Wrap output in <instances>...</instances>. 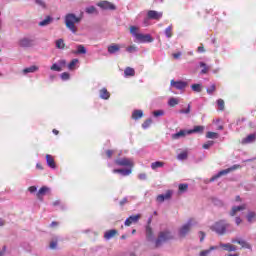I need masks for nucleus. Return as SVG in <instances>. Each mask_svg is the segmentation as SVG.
Segmentation results:
<instances>
[{
  "mask_svg": "<svg viewBox=\"0 0 256 256\" xmlns=\"http://www.w3.org/2000/svg\"><path fill=\"white\" fill-rule=\"evenodd\" d=\"M174 239L173 233L169 229H165L158 233V237L155 240V247L159 249V247L163 246V243H167V241H171Z\"/></svg>",
  "mask_w": 256,
  "mask_h": 256,
  "instance_id": "obj_1",
  "label": "nucleus"
},
{
  "mask_svg": "<svg viewBox=\"0 0 256 256\" xmlns=\"http://www.w3.org/2000/svg\"><path fill=\"white\" fill-rule=\"evenodd\" d=\"M75 23H81V18L76 17L73 13L65 16V25L72 33H77V26H75Z\"/></svg>",
  "mask_w": 256,
  "mask_h": 256,
  "instance_id": "obj_2",
  "label": "nucleus"
},
{
  "mask_svg": "<svg viewBox=\"0 0 256 256\" xmlns=\"http://www.w3.org/2000/svg\"><path fill=\"white\" fill-rule=\"evenodd\" d=\"M230 227L231 224L227 223V220H219L211 227V230L215 231L218 235H225Z\"/></svg>",
  "mask_w": 256,
  "mask_h": 256,
  "instance_id": "obj_3",
  "label": "nucleus"
},
{
  "mask_svg": "<svg viewBox=\"0 0 256 256\" xmlns=\"http://www.w3.org/2000/svg\"><path fill=\"white\" fill-rule=\"evenodd\" d=\"M245 209H247V204H242L239 206H232L231 210L228 213L230 217H235L234 221H235L237 227H239V225H241V223H243V219H241L239 216H237V214L239 213V211H245Z\"/></svg>",
  "mask_w": 256,
  "mask_h": 256,
  "instance_id": "obj_4",
  "label": "nucleus"
},
{
  "mask_svg": "<svg viewBox=\"0 0 256 256\" xmlns=\"http://www.w3.org/2000/svg\"><path fill=\"white\" fill-rule=\"evenodd\" d=\"M240 167H241V165H233L230 168L222 170V171L218 172L216 175L212 176L210 178V182L213 183V181H217V179H219L220 177H223L225 175H229V173H231V171H235V170L239 169Z\"/></svg>",
  "mask_w": 256,
  "mask_h": 256,
  "instance_id": "obj_5",
  "label": "nucleus"
},
{
  "mask_svg": "<svg viewBox=\"0 0 256 256\" xmlns=\"http://www.w3.org/2000/svg\"><path fill=\"white\" fill-rule=\"evenodd\" d=\"M100 9H103L105 11H115L117 9V6L115 4L107 1V0H102L97 4Z\"/></svg>",
  "mask_w": 256,
  "mask_h": 256,
  "instance_id": "obj_6",
  "label": "nucleus"
},
{
  "mask_svg": "<svg viewBox=\"0 0 256 256\" xmlns=\"http://www.w3.org/2000/svg\"><path fill=\"white\" fill-rule=\"evenodd\" d=\"M191 227H193V220H189L186 224H184L180 229H179V236L180 237H187L189 231H191Z\"/></svg>",
  "mask_w": 256,
  "mask_h": 256,
  "instance_id": "obj_7",
  "label": "nucleus"
},
{
  "mask_svg": "<svg viewBox=\"0 0 256 256\" xmlns=\"http://www.w3.org/2000/svg\"><path fill=\"white\" fill-rule=\"evenodd\" d=\"M139 219H141V214H136V215H132L129 216L125 222L124 225L125 227H131V225H133V223H139Z\"/></svg>",
  "mask_w": 256,
  "mask_h": 256,
  "instance_id": "obj_8",
  "label": "nucleus"
},
{
  "mask_svg": "<svg viewBox=\"0 0 256 256\" xmlns=\"http://www.w3.org/2000/svg\"><path fill=\"white\" fill-rule=\"evenodd\" d=\"M136 39L140 43H153V37H151L150 34H136Z\"/></svg>",
  "mask_w": 256,
  "mask_h": 256,
  "instance_id": "obj_9",
  "label": "nucleus"
},
{
  "mask_svg": "<svg viewBox=\"0 0 256 256\" xmlns=\"http://www.w3.org/2000/svg\"><path fill=\"white\" fill-rule=\"evenodd\" d=\"M115 164L119 167H133V161H131L129 158L116 159Z\"/></svg>",
  "mask_w": 256,
  "mask_h": 256,
  "instance_id": "obj_10",
  "label": "nucleus"
},
{
  "mask_svg": "<svg viewBox=\"0 0 256 256\" xmlns=\"http://www.w3.org/2000/svg\"><path fill=\"white\" fill-rule=\"evenodd\" d=\"M173 197V191L172 190H167L165 194H160L157 196L156 201L158 203H163L164 201H168Z\"/></svg>",
  "mask_w": 256,
  "mask_h": 256,
  "instance_id": "obj_11",
  "label": "nucleus"
},
{
  "mask_svg": "<svg viewBox=\"0 0 256 256\" xmlns=\"http://www.w3.org/2000/svg\"><path fill=\"white\" fill-rule=\"evenodd\" d=\"M33 39H30V38H22L18 41V45L19 47H23V48H29V47H33Z\"/></svg>",
  "mask_w": 256,
  "mask_h": 256,
  "instance_id": "obj_12",
  "label": "nucleus"
},
{
  "mask_svg": "<svg viewBox=\"0 0 256 256\" xmlns=\"http://www.w3.org/2000/svg\"><path fill=\"white\" fill-rule=\"evenodd\" d=\"M170 85L171 87H175V89H178L179 91H183V89H185L188 84L185 81L171 80Z\"/></svg>",
  "mask_w": 256,
  "mask_h": 256,
  "instance_id": "obj_13",
  "label": "nucleus"
},
{
  "mask_svg": "<svg viewBox=\"0 0 256 256\" xmlns=\"http://www.w3.org/2000/svg\"><path fill=\"white\" fill-rule=\"evenodd\" d=\"M147 17H148V19H152L154 21H159V19H161V17H163V13L157 12L155 10H150L147 12Z\"/></svg>",
  "mask_w": 256,
  "mask_h": 256,
  "instance_id": "obj_14",
  "label": "nucleus"
},
{
  "mask_svg": "<svg viewBox=\"0 0 256 256\" xmlns=\"http://www.w3.org/2000/svg\"><path fill=\"white\" fill-rule=\"evenodd\" d=\"M50 189L47 186H43L39 189L36 196L40 201H43V196L47 195L49 193Z\"/></svg>",
  "mask_w": 256,
  "mask_h": 256,
  "instance_id": "obj_15",
  "label": "nucleus"
},
{
  "mask_svg": "<svg viewBox=\"0 0 256 256\" xmlns=\"http://www.w3.org/2000/svg\"><path fill=\"white\" fill-rule=\"evenodd\" d=\"M121 51V46L119 44H111L108 46V53L110 55H115V53H119Z\"/></svg>",
  "mask_w": 256,
  "mask_h": 256,
  "instance_id": "obj_16",
  "label": "nucleus"
},
{
  "mask_svg": "<svg viewBox=\"0 0 256 256\" xmlns=\"http://www.w3.org/2000/svg\"><path fill=\"white\" fill-rule=\"evenodd\" d=\"M46 163L50 169H57V165L55 164V159L50 154L46 155Z\"/></svg>",
  "mask_w": 256,
  "mask_h": 256,
  "instance_id": "obj_17",
  "label": "nucleus"
},
{
  "mask_svg": "<svg viewBox=\"0 0 256 256\" xmlns=\"http://www.w3.org/2000/svg\"><path fill=\"white\" fill-rule=\"evenodd\" d=\"M189 135V130H180L178 133L172 134V139L177 140Z\"/></svg>",
  "mask_w": 256,
  "mask_h": 256,
  "instance_id": "obj_18",
  "label": "nucleus"
},
{
  "mask_svg": "<svg viewBox=\"0 0 256 256\" xmlns=\"http://www.w3.org/2000/svg\"><path fill=\"white\" fill-rule=\"evenodd\" d=\"M117 230L116 229H111L105 232L104 234V239H106L107 241H109V239H113V237H115V235H117Z\"/></svg>",
  "mask_w": 256,
  "mask_h": 256,
  "instance_id": "obj_19",
  "label": "nucleus"
},
{
  "mask_svg": "<svg viewBox=\"0 0 256 256\" xmlns=\"http://www.w3.org/2000/svg\"><path fill=\"white\" fill-rule=\"evenodd\" d=\"M220 247H222V249H224V251H229V252L237 251V246H235L233 244H229V243H226V244L221 243Z\"/></svg>",
  "mask_w": 256,
  "mask_h": 256,
  "instance_id": "obj_20",
  "label": "nucleus"
},
{
  "mask_svg": "<svg viewBox=\"0 0 256 256\" xmlns=\"http://www.w3.org/2000/svg\"><path fill=\"white\" fill-rule=\"evenodd\" d=\"M53 23V17L47 16L44 20L38 23L39 27H47V25H51Z\"/></svg>",
  "mask_w": 256,
  "mask_h": 256,
  "instance_id": "obj_21",
  "label": "nucleus"
},
{
  "mask_svg": "<svg viewBox=\"0 0 256 256\" xmlns=\"http://www.w3.org/2000/svg\"><path fill=\"white\" fill-rule=\"evenodd\" d=\"M146 239L147 241H150V243L155 241V237L153 236V229H151V227L146 228Z\"/></svg>",
  "mask_w": 256,
  "mask_h": 256,
  "instance_id": "obj_22",
  "label": "nucleus"
},
{
  "mask_svg": "<svg viewBox=\"0 0 256 256\" xmlns=\"http://www.w3.org/2000/svg\"><path fill=\"white\" fill-rule=\"evenodd\" d=\"M246 219L248 223H255L256 221V212L255 211H248L246 215Z\"/></svg>",
  "mask_w": 256,
  "mask_h": 256,
  "instance_id": "obj_23",
  "label": "nucleus"
},
{
  "mask_svg": "<svg viewBox=\"0 0 256 256\" xmlns=\"http://www.w3.org/2000/svg\"><path fill=\"white\" fill-rule=\"evenodd\" d=\"M113 173H119L123 177H127V175H131V169H114Z\"/></svg>",
  "mask_w": 256,
  "mask_h": 256,
  "instance_id": "obj_24",
  "label": "nucleus"
},
{
  "mask_svg": "<svg viewBox=\"0 0 256 256\" xmlns=\"http://www.w3.org/2000/svg\"><path fill=\"white\" fill-rule=\"evenodd\" d=\"M203 131H205L204 126H194L193 129L188 130V135H191L193 133H203Z\"/></svg>",
  "mask_w": 256,
  "mask_h": 256,
  "instance_id": "obj_25",
  "label": "nucleus"
},
{
  "mask_svg": "<svg viewBox=\"0 0 256 256\" xmlns=\"http://www.w3.org/2000/svg\"><path fill=\"white\" fill-rule=\"evenodd\" d=\"M85 13L88 15H99V11H97V8L95 6H89L85 9Z\"/></svg>",
  "mask_w": 256,
  "mask_h": 256,
  "instance_id": "obj_26",
  "label": "nucleus"
},
{
  "mask_svg": "<svg viewBox=\"0 0 256 256\" xmlns=\"http://www.w3.org/2000/svg\"><path fill=\"white\" fill-rule=\"evenodd\" d=\"M109 97H111V94L109 93V91H107V88H102L100 90V98L107 100L109 99Z\"/></svg>",
  "mask_w": 256,
  "mask_h": 256,
  "instance_id": "obj_27",
  "label": "nucleus"
},
{
  "mask_svg": "<svg viewBox=\"0 0 256 256\" xmlns=\"http://www.w3.org/2000/svg\"><path fill=\"white\" fill-rule=\"evenodd\" d=\"M125 77H135V69L131 67H126L124 70Z\"/></svg>",
  "mask_w": 256,
  "mask_h": 256,
  "instance_id": "obj_28",
  "label": "nucleus"
},
{
  "mask_svg": "<svg viewBox=\"0 0 256 256\" xmlns=\"http://www.w3.org/2000/svg\"><path fill=\"white\" fill-rule=\"evenodd\" d=\"M215 249H217V246H211L209 249L207 250H202L199 253V256H209L211 255V251H215Z\"/></svg>",
  "mask_w": 256,
  "mask_h": 256,
  "instance_id": "obj_29",
  "label": "nucleus"
},
{
  "mask_svg": "<svg viewBox=\"0 0 256 256\" xmlns=\"http://www.w3.org/2000/svg\"><path fill=\"white\" fill-rule=\"evenodd\" d=\"M39 71V68L36 65L30 66L28 68H25L23 70L24 75H27V73H35Z\"/></svg>",
  "mask_w": 256,
  "mask_h": 256,
  "instance_id": "obj_30",
  "label": "nucleus"
},
{
  "mask_svg": "<svg viewBox=\"0 0 256 256\" xmlns=\"http://www.w3.org/2000/svg\"><path fill=\"white\" fill-rule=\"evenodd\" d=\"M199 65H200V67L203 68L201 70L202 75H206V73H209V71L211 70V67L207 66V64L205 62H200Z\"/></svg>",
  "mask_w": 256,
  "mask_h": 256,
  "instance_id": "obj_31",
  "label": "nucleus"
},
{
  "mask_svg": "<svg viewBox=\"0 0 256 256\" xmlns=\"http://www.w3.org/2000/svg\"><path fill=\"white\" fill-rule=\"evenodd\" d=\"M141 117H143V111L142 110H134L132 113V119H135V121H137V119H141Z\"/></svg>",
  "mask_w": 256,
  "mask_h": 256,
  "instance_id": "obj_32",
  "label": "nucleus"
},
{
  "mask_svg": "<svg viewBox=\"0 0 256 256\" xmlns=\"http://www.w3.org/2000/svg\"><path fill=\"white\" fill-rule=\"evenodd\" d=\"M76 55H85L87 53V49L83 45H77Z\"/></svg>",
  "mask_w": 256,
  "mask_h": 256,
  "instance_id": "obj_33",
  "label": "nucleus"
},
{
  "mask_svg": "<svg viewBox=\"0 0 256 256\" xmlns=\"http://www.w3.org/2000/svg\"><path fill=\"white\" fill-rule=\"evenodd\" d=\"M164 166H165V162L156 161V162H153L151 164V169H153L155 171V169H159V168L164 167Z\"/></svg>",
  "mask_w": 256,
  "mask_h": 256,
  "instance_id": "obj_34",
  "label": "nucleus"
},
{
  "mask_svg": "<svg viewBox=\"0 0 256 256\" xmlns=\"http://www.w3.org/2000/svg\"><path fill=\"white\" fill-rule=\"evenodd\" d=\"M191 89L195 93H201V91H203V86L201 84H192Z\"/></svg>",
  "mask_w": 256,
  "mask_h": 256,
  "instance_id": "obj_35",
  "label": "nucleus"
},
{
  "mask_svg": "<svg viewBox=\"0 0 256 256\" xmlns=\"http://www.w3.org/2000/svg\"><path fill=\"white\" fill-rule=\"evenodd\" d=\"M237 243L238 245H241L243 249H251V244L245 240H238Z\"/></svg>",
  "mask_w": 256,
  "mask_h": 256,
  "instance_id": "obj_36",
  "label": "nucleus"
},
{
  "mask_svg": "<svg viewBox=\"0 0 256 256\" xmlns=\"http://www.w3.org/2000/svg\"><path fill=\"white\" fill-rule=\"evenodd\" d=\"M256 135L255 134H250L248 135L244 140L243 143H253L255 141Z\"/></svg>",
  "mask_w": 256,
  "mask_h": 256,
  "instance_id": "obj_37",
  "label": "nucleus"
},
{
  "mask_svg": "<svg viewBox=\"0 0 256 256\" xmlns=\"http://www.w3.org/2000/svg\"><path fill=\"white\" fill-rule=\"evenodd\" d=\"M56 49H65V41L63 39L56 40Z\"/></svg>",
  "mask_w": 256,
  "mask_h": 256,
  "instance_id": "obj_38",
  "label": "nucleus"
},
{
  "mask_svg": "<svg viewBox=\"0 0 256 256\" xmlns=\"http://www.w3.org/2000/svg\"><path fill=\"white\" fill-rule=\"evenodd\" d=\"M165 35L168 39H171V37H173V26H169L165 29Z\"/></svg>",
  "mask_w": 256,
  "mask_h": 256,
  "instance_id": "obj_39",
  "label": "nucleus"
},
{
  "mask_svg": "<svg viewBox=\"0 0 256 256\" xmlns=\"http://www.w3.org/2000/svg\"><path fill=\"white\" fill-rule=\"evenodd\" d=\"M178 189L180 193H185L189 189V184H179Z\"/></svg>",
  "mask_w": 256,
  "mask_h": 256,
  "instance_id": "obj_40",
  "label": "nucleus"
},
{
  "mask_svg": "<svg viewBox=\"0 0 256 256\" xmlns=\"http://www.w3.org/2000/svg\"><path fill=\"white\" fill-rule=\"evenodd\" d=\"M168 105L170 107H175V105H179V100L177 98H170L168 101Z\"/></svg>",
  "mask_w": 256,
  "mask_h": 256,
  "instance_id": "obj_41",
  "label": "nucleus"
},
{
  "mask_svg": "<svg viewBox=\"0 0 256 256\" xmlns=\"http://www.w3.org/2000/svg\"><path fill=\"white\" fill-rule=\"evenodd\" d=\"M77 63H79L78 59H73L69 64H68V69L70 71H73V69H75V65H77Z\"/></svg>",
  "mask_w": 256,
  "mask_h": 256,
  "instance_id": "obj_42",
  "label": "nucleus"
},
{
  "mask_svg": "<svg viewBox=\"0 0 256 256\" xmlns=\"http://www.w3.org/2000/svg\"><path fill=\"white\" fill-rule=\"evenodd\" d=\"M217 105H218V109L220 111H224L225 110V101L223 99H218Z\"/></svg>",
  "mask_w": 256,
  "mask_h": 256,
  "instance_id": "obj_43",
  "label": "nucleus"
},
{
  "mask_svg": "<svg viewBox=\"0 0 256 256\" xmlns=\"http://www.w3.org/2000/svg\"><path fill=\"white\" fill-rule=\"evenodd\" d=\"M187 157H189V155L187 154V152H182L180 154L177 155V159L179 161H185L187 159Z\"/></svg>",
  "mask_w": 256,
  "mask_h": 256,
  "instance_id": "obj_44",
  "label": "nucleus"
},
{
  "mask_svg": "<svg viewBox=\"0 0 256 256\" xmlns=\"http://www.w3.org/2000/svg\"><path fill=\"white\" fill-rule=\"evenodd\" d=\"M151 123H153V119L148 118L144 123L142 124L143 129H147L151 126Z\"/></svg>",
  "mask_w": 256,
  "mask_h": 256,
  "instance_id": "obj_45",
  "label": "nucleus"
},
{
  "mask_svg": "<svg viewBox=\"0 0 256 256\" xmlns=\"http://www.w3.org/2000/svg\"><path fill=\"white\" fill-rule=\"evenodd\" d=\"M206 137L207 139H217V137H219V134L215 132H207Z\"/></svg>",
  "mask_w": 256,
  "mask_h": 256,
  "instance_id": "obj_46",
  "label": "nucleus"
},
{
  "mask_svg": "<svg viewBox=\"0 0 256 256\" xmlns=\"http://www.w3.org/2000/svg\"><path fill=\"white\" fill-rule=\"evenodd\" d=\"M179 113L189 115V113H191V104H188V107L186 109H181Z\"/></svg>",
  "mask_w": 256,
  "mask_h": 256,
  "instance_id": "obj_47",
  "label": "nucleus"
},
{
  "mask_svg": "<svg viewBox=\"0 0 256 256\" xmlns=\"http://www.w3.org/2000/svg\"><path fill=\"white\" fill-rule=\"evenodd\" d=\"M70 78H71V75L69 74V72H64L61 74L62 81H69Z\"/></svg>",
  "mask_w": 256,
  "mask_h": 256,
  "instance_id": "obj_48",
  "label": "nucleus"
},
{
  "mask_svg": "<svg viewBox=\"0 0 256 256\" xmlns=\"http://www.w3.org/2000/svg\"><path fill=\"white\" fill-rule=\"evenodd\" d=\"M51 71H58V72H61L63 71V69L61 68V66H59V64H53L51 67H50Z\"/></svg>",
  "mask_w": 256,
  "mask_h": 256,
  "instance_id": "obj_49",
  "label": "nucleus"
},
{
  "mask_svg": "<svg viewBox=\"0 0 256 256\" xmlns=\"http://www.w3.org/2000/svg\"><path fill=\"white\" fill-rule=\"evenodd\" d=\"M217 87L215 86V84H212L211 87L207 88V93L208 95H213V92L216 91Z\"/></svg>",
  "mask_w": 256,
  "mask_h": 256,
  "instance_id": "obj_50",
  "label": "nucleus"
},
{
  "mask_svg": "<svg viewBox=\"0 0 256 256\" xmlns=\"http://www.w3.org/2000/svg\"><path fill=\"white\" fill-rule=\"evenodd\" d=\"M154 117H163L165 115V111L163 110H156L153 112Z\"/></svg>",
  "mask_w": 256,
  "mask_h": 256,
  "instance_id": "obj_51",
  "label": "nucleus"
},
{
  "mask_svg": "<svg viewBox=\"0 0 256 256\" xmlns=\"http://www.w3.org/2000/svg\"><path fill=\"white\" fill-rule=\"evenodd\" d=\"M36 5L42 7V9H47V4L43 0H35Z\"/></svg>",
  "mask_w": 256,
  "mask_h": 256,
  "instance_id": "obj_52",
  "label": "nucleus"
},
{
  "mask_svg": "<svg viewBox=\"0 0 256 256\" xmlns=\"http://www.w3.org/2000/svg\"><path fill=\"white\" fill-rule=\"evenodd\" d=\"M214 143L215 142H213V141H208L205 144H203L202 147H203V149H209V148L213 147Z\"/></svg>",
  "mask_w": 256,
  "mask_h": 256,
  "instance_id": "obj_53",
  "label": "nucleus"
},
{
  "mask_svg": "<svg viewBox=\"0 0 256 256\" xmlns=\"http://www.w3.org/2000/svg\"><path fill=\"white\" fill-rule=\"evenodd\" d=\"M128 53H137V48L135 46H129L126 48Z\"/></svg>",
  "mask_w": 256,
  "mask_h": 256,
  "instance_id": "obj_54",
  "label": "nucleus"
},
{
  "mask_svg": "<svg viewBox=\"0 0 256 256\" xmlns=\"http://www.w3.org/2000/svg\"><path fill=\"white\" fill-rule=\"evenodd\" d=\"M130 33H132V35L134 37H136V35H139V33H137V27L136 26H131L130 27Z\"/></svg>",
  "mask_w": 256,
  "mask_h": 256,
  "instance_id": "obj_55",
  "label": "nucleus"
},
{
  "mask_svg": "<svg viewBox=\"0 0 256 256\" xmlns=\"http://www.w3.org/2000/svg\"><path fill=\"white\" fill-rule=\"evenodd\" d=\"M115 154V150H106V156L108 159H111L113 155Z\"/></svg>",
  "mask_w": 256,
  "mask_h": 256,
  "instance_id": "obj_56",
  "label": "nucleus"
},
{
  "mask_svg": "<svg viewBox=\"0 0 256 256\" xmlns=\"http://www.w3.org/2000/svg\"><path fill=\"white\" fill-rule=\"evenodd\" d=\"M58 65L61 69H63V67H65V65H67V61L65 60H60L58 61Z\"/></svg>",
  "mask_w": 256,
  "mask_h": 256,
  "instance_id": "obj_57",
  "label": "nucleus"
},
{
  "mask_svg": "<svg viewBox=\"0 0 256 256\" xmlns=\"http://www.w3.org/2000/svg\"><path fill=\"white\" fill-rule=\"evenodd\" d=\"M200 242L203 243L205 241V232L200 231L199 232Z\"/></svg>",
  "mask_w": 256,
  "mask_h": 256,
  "instance_id": "obj_58",
  "label": "nucleus"
},
{
  "mask_svg": "<svg viewBox=\"0 0 256 256\" xmlns=\"http://www.w3.org/2000/svg\"><path fill=\"white\" fill-rule=\"evenodd\" d=\"M138 179H140L141 181H145V179H147V174H145V173L139 174Z\"/></svg>",
  "mask_w": 256,
  "mask_h": 256,
  "instance_id": "obj_59",
  "label": "nucleus"
},
{
  "mask_svg": "<svg viewBox=\"0 0 256 256\" xmlns=\"http://www.w3.org/2000/svg\"><path fill=\"white\" fill-rule=\"evenodd\" d=\"M50 249H57V241L50 242Z\"/></svg>",
  "mask_w": 256,
  "mask_h": 256,
  "instance_id": "obj_60",
  "label": "nucleus"
},
{
  "mask_svg": "<svg viewBox=\"0 0 256 256\" xmlns=\"http://www.w3.org/2000/svg\"><path fill=\"white\" fill-rule=\"evenodd\" d=\"M126 203H129V200H128L127 198H123V199L120 201L121 207H123V205H125Z\"/></svg>",
  "mask_w": 256,
  "mask_h": 256,
  "instance_id": "obj_61",
  "label": "nucleus"
},
{
  "mask_svg": "<svg viewBox=\"0 0 256 256\" xmlns=\"http://www.w3.org/2000/svg\"><path fill=\"white\" fill-rule=\"evenodd\" d=\"M28 190L31 192V193H35V191H37V187L36 186H31L28 188Z\"/></svg>",
  "mask_w": 256,
  "mask_h": 256,
  "instance_id": "obj_62",
  "label": "nucleus"
},
{
  "mask_svg": "<svg viewBox=\"0 0 256 256\" xmlns=\"http://www.w3.org/2000/svg\"><path fill=\"white\" fill-rule=\"evenodd\" d=\"M5 251H7V246H3L2 250H0V256L5 255Z\"/></svg>",
  "mask_w": 256,
  "mask_h": 256,
  "instance_id": "obj_63",
  "label": "nucleus"
},
{
  "mask_svg": "<svg viewBox=\"0 0 256 256\" xmlns=\"http://www.w3.org/2000/svg\"><path fill=\"white\" fill-rule=\"evenodd\" d=\"M179 57H181V52H178V53H174V54H173V58H174V59H179Z\"/></svg>",
  "mask_w": 256,
  "mask_h": 256,
  "instance_id": "obj_64",
  "label": "nucleus"
}]
</instances>
